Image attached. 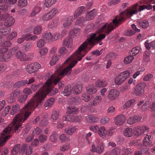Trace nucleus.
<instances>
[{
	"mask_svg": "<svg viewBox=\"0 0 155 155\" xmlns=\"http://www.w3.org/2000/svg\"><path fill=\"white\" fill-rule=\"evenodd\" d=\"M32 45L31 43L27 42L23 46V49L25 51H27L30 49Z\"/></svg>",
	"mask_w": 155,
	"mask_h": 155,
	"instance_id": "0e129e2a",
	"label": "nucleus"
},
{
	"mask_svg": "<svg viewBox=\"0 0 155 155\" xmlns=\"http://www.w3.org/2000/svg\"><path fill=\"white\" fill-rule=\"evenodd\" d=\"M119 94V92L117 90L112 89L109 91L107 97L109 100H114L118 96Z\"/></svg>",
	"mask_w": 155,
	"mask_h": 155,
	"instance_id": "6e6552de",
	"label": "nucleus"
},
{
	"mask_svg": "<svg viewBox=\"0 0 155 155\" xmlns=\"http://www.w3.org/2000/svg\"><path fill=\"white\" fill-rule=\"evenodd\" d=\"M57 12L58 11L56 8H54L43 16V20L44 21H47L51 19L56 15Z\"/></svg>",
	"mask_w": 155,
	"mask_h": 155,
	"instance_id": "0eeeda50",
	"label": "nucleus"
},
{
	"mask_svg": "<svg viewBox=\"0 0 155 155\" xmlns=\"http://www.w3.org/2000/svg\"><path fill=\"white\" fill-rule=\"evenodd\" d=\"M87 92L89 94H92L95 93L97 90L96 89L93 87H87L86 88Z\"/></svg>",
	"mask_w": 155,
	"mask_h": 155,
	"instance_id": "c756f323",
	"label": "nucleus"
},
{
	"mask_svg": "<svg viewBox=\"0 0 155 155\" xmlns=\"http://www.w3.org/2000/svg\"><path fill=\"white\" fill-rule=\"evenodd\" d=\"M82 84L76 86L74 89V94L77 95L81 93L82 91Z\"/></svg>",
	"mask_w": 155,
	"mask_h": 155,
	"instance_id": "a878e982",
	"label": "nucleus"
},
{
	"mask_svg": "<svg viewBox=\"0 0 155 155\" xmlns=\"http://www.w3.org/2000/svg\"><path fill=\"white\" fill-rule=\"evenodd\" d=\"M72 16H69L64 21V26L66 28L70 26L72 22Z\"/></svg>",
	"mask_w": 155,
	"mask_h": 155,
	"instance_id": "5701e85b",
	"label": "nucleus"
},
{
	"mask_svg": "<svg viewBox=\"0 0 155 155\" xmlns=\"http://www.w3.org/2000/svg\"><path fill=\"white\" fill-rule=\"evenodd\" d=\"M59 113L58 111H54L51 116V118L53 120H56L58 118Z\"/></svg>",
	"mask_w": 155,
	"mask_h": 155,
	"instance_id": "473e14b6",
	"label": "nucleus"
},
{
	"mask_svg": "<svg viewBox=\"0 0 155 155\" xmlns=\"http://www.w3.org/2000/svg\"><path fill=\"white\" fill-rule=\"evenodd\" d=\"M31 35L29 34L23 35L21 38H19L18 39L17 41V42L19 44H21L24 41L26 38L29 37Z\"/></svg>",
	"mask_w": 155,
	"mask_h": 155,
	"instance_id": "f704fd0d",
	"label": "nucleus"
},
{
	"mask_svg": "<svg viewBox=\"0 0 155 155\" xmlns=\"http://www.w3.org/2000/svg\"><path fill=\"white\" fill-rule=\"evenodd\" d=\"M80 30V29L78 28L74 27L70 31L69 33L70 36H72L73 35L77 34Z\"/></svg>",
	"mask_w": 155,
	"mask_h": 155,
	"instance_id": "6e6d98bb",
	"label": "nucleus"
},
{
	"mask_svg": "<svg viewBox=\"0 0 155 155\" xmlns=\"http://www.w3.org/2000/svg\"><path fill=\"white\" fill-rule=\"evenodd\" d=\"M12 43L11 42L8 41H6L2 44L1 46L2 47H10Z\"/></svg>",
	"mask_w": 155,
	"mask_h": 155,
	"instance_id": "338daca9",
	"label": "nucleus"
},
{
	"mask_svg": "<svg viewBox=\"0 0 155 155\" xmlns=\"http://www.w3.org/2000/svg\"><path fill=\"white\" fill-rule=\"evenodd\" d=\"M15 22V19L13 17L10 16L5 20L4 25L6 26L10 27Z\"/></svg>",
	"mask_w": 155,
	"mask_h": 155,
	"instance_id": "dca6fc26",
	"label": "nucleus"
},
{
	"mask_svg": "<svg viewBox=\"0 0 155 155\" xmlns=\"http://www.w3.org/2000/svg\"><path fill=\"white\" fill-rule=\"evenodd\" d=\"M15 56L16 58L20 61H28L30 59L29 57L27 56L25 54L20 51H18L16 53Z\"/></svg>",
	"mask_w": 155,
	"mask_h": 155,
	"instance_id": "1a4fd4ad",
	"label": "nucleus"
},
{
	"mask_svg": "<svg viewBox=\"0 0 155 155\" xmlns=\"http://www.w3.org/2000/svg\"><path fill=\"white\" fill-rule=\"evenodd\" d=\"M148 149L147 148L142 149L139 151L140 155H149L150 153L148 151Z\"/></svg>",
	"mask_w": 155,
	"mask_h": 155,
	"instance_id": "de8ad7c7",
	"label": "nucleus"
},
{
	"mask_svg": "<svg viewBox=\"0 0 155 155\" xmlns=\"http://www.w3.org/2000/svg\"><path fill=\"white\" fill-rule=\"evenodd\" d=\"M138 47H134L132 48L131 50V52H132V55L133 56H135V55L137 54L139 51V49L137 48H138Z\"/></svg>",
	"mask_w": 155,
	"mask_h": 155,
	"instance_id": "774afa93",
	"label": "nucleus"
},
{
	"mask_svg": "<svg viewBox=\"0 0 155 155\" xmlns=\"http://www.w3.org/2000/svg\"><path fill=\"white\" fill-rule=\"evenodd\" d=\"M142 117L139 116H134L130 117L127 120V123L130 124H133L140 120Z\"/></svg>",
	"mask_w": 155,
	"mask_h": 155,
	"instance_id": "9b49d317",
	"label": "nucleus"
},
{
	"mask_svg": "<svg viewBox=\"0 0 155 155\" xmlns=\"http://www.w3.org/2000/svg\"><path fill=\"white\" fill-rule=\"evenodd\" d=\"M48 49L45 48H43L40 49L39 50V53L42 55H45L47 52Z\"/></svg>",
	"mask_w": 155,
	"mask_h": 155,
	"instance_id": "e2e57ef3",
	"label": "nucleus"
},
{
	"mask_svg": "<svg viewBox=\"0 0 155 155\" xmlns=\"http://www.w3.org/2000/svg\"><path fill=\"white\" fill-rule=\"evenodd\" d=\"M98 134L103 138H104L106 135V131L105 130L104 127H102L99 128L98 130Z\"/></svg>",
	"mask_w": 155,
	"mask_h": 155,
	"instance_id": "393cba45",
	"label": "nucleus"
},
{
	"mask_svg": "<svg viewBox=\"0 0 155 155\" xmlns=\"http://www.w3.org/2000/svg\"><path fill=\"white\" fill-rule=\"evenodd\" d=\"M134 132L135 134L137 136L140 135L142 133H143V131L142 130L140 127H138L135 129Z\"/></svg>",
	"mask_w": 155,
	"mask_h": 155,
	"instance_id": "79ce46f5",
	"label": "nucleus"
},
{
	"mask_svg": "<svg viewBox=\"0 0 155 155\" xmlns=\"http://www.w3.org/2000/svg\"><path fill=\"white\" fill-rule=\"evenodd\" d=\"M12 109L11 111L10 114L12 115H13L15 113L17 112L18 111H20V106L17 104H16L15 106H12Z\"/></svg>",
	"mask_w": 155,
	"mask_h": 155,
	"instance_id": "cd10ccee",
	"label": "nucleus"
},
{
	"mask_svg": "<svg viewBox=\"0 0 155 155\" xmlns=\"http://www.w3.org/2000/svg\"><path fill=\"white\" fill-rule=\"evenodd\" d=\"M33 69L34 70V72L37 71L41 68V65L37 62L31 63Z\"/></svg>",
	"mask_w": 155,
	"mask_h": 155,
	"instance_id": "58836bf2",
	"label": "nucleus"
},
{
	"mask_svg": "<svg viewBox=\"0 0 155 155\" xmlns=\"http://www.w3.org/2000/svg\"><path fill=\"white\" fill-rule=\"evenodd\" d=\"M139 25L142 27L143 28H147L149 25V23L147 21H141L139 23Z\"/></svg>",
	"mask_w": 155,
	"mask_h": 155,
	"instance_id": "09e8293b",
	"label": "nucleus"
},
{
	"mask_svg": "<svg viewBox=\"0 0 155 155\" xmlns=\"http://www.w3.org/2000/svg\"><path fill=\"white\" fill-rule=\"evenodd\" d=\"M124 136L126 137H130L133 134L132 129L129 128H126L124 130Z\"/></svg>",
	"mask_w": 155,
	"mask_h": 155,
	"instance_id": "bb28decb",
	"label": "nucleus"
},
{
	"mask_svg": "<svg viewBox=\"0 0 155 155\" xmlns=\"http://www.w3.org/2000/svg\"><path fill=\"white\" fill-rule=\"evenodd\" d=\"M60 37L59 34L56 33L54 35H51V41H54L59 39Z\"/></svg>",
	"mask_w": 155,
	"mask_h": 155,
	"instance_id": "49530a36",
	"label": "nucleus"
},
{
	"mask_svg": "<svg viewBox=\"0 0 155 155\" xmlns=\"http://www.w3.org/2000/svg\"><path fill=\"white\" fill-rule=\"evenodd\" d=\"M104 150V147L101 144H100L97 146L96 148V152L99 154L101 153Z\"/></svg>",
	"mask_w": 155,
	"mask_h": 155,
	"instance_id": "3c124183",
	"label": "nucleus"
},
{
	"mask_svg": "<svg viewBox=\"0 0 155 155\" xmlns=\"http://www.w3.org/2000/svg\"><path fill=\"white\" fill-rule=\"evenodd\" d=\"M56 0H45L44 3L45 6L48 7L51 6L54 3Z\"/></svg>",
	"mask_w": 155,
	"mask_h": 155,
	"instance_id": "e433bc0d",
	"label": "nucleus"
},
{
	"mask_svg": "<svg viewBox=\"0 0 155 155\" xmlns=\"http://www.w3.org/2000/svg\"><path fill=\"white\" fill-rule=\"evenodd\" d=\"M96 15L94 10H92L88 13L86 15L85 19L87 21H90L92 20L95 18Z\"/></svg>",
	"mask_w": 155,
	"mask_h": 155,
	"instance_id": "4468645a",
	"label": "nucleus"
},
{
	"mask_svg": "<svg viewBox=\"0 0 155 155\" xmlns=\"http://www.w3.org/2000/svg\"><path fill=\"white\" fill-rule=\"evenodd\" d=\"M51 33L50 32H47L45 33L44 35H43V37L47 40L51 41Z\"/></svg>",
	"mask_w": 155,
	"mask_h": 155,
	"instance_id": "bf43d9fd",
	"label": "nucleus"
},
{
	"mask_svg": "<svg viewBox=\"0 0 155 155\" xmlns=\"http://www.w3.org/2000/svg\"><path fill=\"white\" fill-rule=\"evenodd\" d=\"M21 147L20 144L16 145L11 150V155H17Z\"/></svg>",
	"mask_w": 155,
	"mask_h": 155,
	"instance_id": "b1692460",
	"label": "nucleus"
},
{
	"mask_svg": "<svg viewBox=\"0 0 155 155\" xmlns=\"http://www.w3.org/2000/svg\"><path fill=\"white\" fill-rule=\"evenodd\" d=\"M18 50V47H16L13 48H12L10 49L8 51V52L12 56L15 54L16 51Z\"/></svg>",
	"mask_w": 155,
	"mask_h": 155,
	"instance_id": "864d4df0",
	"label": "nucleus"
},
{
	"mask_svg": "<svg viewBox=\"0 0 155 155\" xmlns=\"http://www.w3.org/2000/svg\"><path fill=\"white\" fill-rule=\"evenodd\" d=\"M42 27L40 25H38L34 29V33L35 34L39 35L42 31Z\"/></svg>",
	"mask_w": 155,
	"mask_h": 155,
	"instance_id": "c9c22d12",
	"label": "nucleus"
},
{
	"mask_svg": "<svg viewBox=\"0 0 155 155\" xmlns=\"http://www.w3.org/2000/svg\"><path fill=\"white\" fill-rule=\"evenodd\" d=\"M11 29L9 27H3L0 28V35L5 36L10 33Z\"/></svg>",
	"mask_w": 155,
	"mask_h": 155,
	"instance_id": "2eb2a0df",
	"label": "nucleus"
},
{
	"mask_svg": "<svg viewBox=\"0 0 155 155\" xmlns=\"http://www.w3.org/2000/svg\"><path fill=\"white\" fill-rule=\"evenodd\" d=\"M27 97V95L25 94L21 95L19 97V101L21 103H23L26 100Z\"/></svg>",
	"mask_w": 155,
	"mask_h": 155,
	"instance_id": "8fccbe9b",
	"label": "nucleus"
},
{
	"mask_svg": "<svg viewBox=\"0 0 155 155\" xmlns=\"http://www.w3.org/2000/svg\"><path fill=\"white\" fill-rule=\"evenodd\" d=\"M141 3L142 2L140 1L133 5L132 7H129L124 11L121 12L113 20V23L115 26H118L125 20L124 16L130 18L133 15L137 14L138 11L140 12L145 9L149 10L152 8L151 5H140Z\"/></svg>",
	"mask_w": 155,
	"mask_h": 155,
	"instance_id": "7ed1b4c3",
	"label": "nucleus"
},
{
	"mask_svg": "<svg viewBox=\"0 0 155 155\" xmlns=\"http://www.w3.org/2000/svg\"><path fill=\"white\" fill-rule=\"evenodd\" d=\"M11 94L14 97L16 98L20 94V91L19 90H17L13 91Z\"/></svg>",
	"mask_w": 155,
	"mask_h": 155,
	"instance_id": "603ef678",
	"label": "nucleus"
},
{
	"mask_svg": "<svg viewBox=\"0 0 155 155\" xmlns=\"http://www.w3.org/2000/svg\"><path fill=\"white\" fill-rule=\"evenodd\" d=\"M27 4V0H19L18 5L19 7H24Z\"/></svg>",
	"mask_w": 155,
	"mask_h": 155,
	"instance_id": "37998d69",
	"label": "nucleus"
},
{
	"mask_svg": "<svg viewBox=\"0 0 155 155\" xmlns=\"http://www.w3.org/2000/svg\"><path fill=\"white\" fill-rule=\"evenodd\" d=\"M27 83V80H21L15 83L13 85L14 88H19L22 87Z\"/></svg>",
	"mask_w": 155,
	"mask_h": 155,
	"instance_id": "a211bd4d",
	"label": "nucleus"
},
{
	"mask_svg": "<svg viewBox=\"0 0 155 155\" xmlns=\"http://www.w3.org/2000/svg\"><path fill=\"white\" fill-rule=\"evenodd\" d=\"M68 108V110L66 112V114L67 115L75 114L78 111V109L74 106L69 107Z\"/></svg>",
	"mask_w": 155,
	"mask_h": 155,
	"instance_id": "412c9836",
	"label": "nucleus"
},
{
	"mask_svg": "<svg viewBox=\"0 0 155 155\" xmlns=\"http://www.w3.org/2000/svg\"><path fill=\"white\" fill-rule=\"evenodd\" d=\"M95 85L97 87H103L107 85V81L103 79H99L95 82Z\"/></svg>",
	"mask_w": 155,
	"mask_h": 155,
	"instance_id": "f3484780",
	"label": "nucleus"
},
{
	"mask_svg": "<svg viewBox=\"0 0 155 155\" xmlns=\"http://www.w3.org/2000/svg\"><path fill=\"white\" fill-rule=\"evenodd\" d=\"M84 11V7L83 6L79 7L75 11L74 14V18H76L81 14Z\"/></svg>",
	"mask_w": 155,
	"mask_h": 155,
	"instance_id": "aec40b11",
	"label": "nucleus"
},
{
	"mask_svg": "<svg viewBox=\"0 0 155 155\" xmlns=\"http://www.w3.org/2000/svg\"><path fill=\"white\" fill-rule=\"evenodd\" d=\"M105 37V34H100L97 35L95 33L90 34L89 37L87 38L88 41L84 42L75 53L68 58L64 62L63 64L71 62L68 66L61 71L58 69H57L54 74L51 75L54 76L53 83L54 85L58 84L59 89L62 88L64 86V84L63 81H59L64 76L69 75L71 72V69L77 63L78 61L81 60L88 51L90 50L95 44L102 45L103 44L102 41Z\"/></svg>",
	"mask_w": 155,
	"mask_h": 155,
	"instance_id": "f03ea898",
	"label": "nucleus"
},
{
	"mask_svg": "<svg viewBox=\"0 0 155 155\" xmlns=\"http://www.w3.org/2000/svg\"><path fill=\"white\" fill-rule=\"evenodd\" d=\"M58 134L56 132H54L51 135L50 139L52 142H55L57 139Z\"/></svg>",
	"mask_w": 155,
	"mask_h": 155,
	"instance_id": "c03bdc74",
	"label": "nucleus"
},
{
	"mask_svg": "<svg viewBox=\"0 0 155 155\" xmlns=\"http://www.w3.org/2000/svg\"><path fill=\"white\" fill-rule=\"evenodd\" d=\"M125 120V117L122 115L117 116L114 119L115 124L120 125L123 124Z\"/></svg>",
	"mask_w": 155,
	"mask_h": 155,
	"instance_id": "9d476101",
	"label": "nucleus"
},
{
	"mask_svg": "<svg viewBox=\"0 0 155 155\" xmlns=\"http://www.w3.org/2000/svg\"><path fill=\"white\" fill-rule=\"evenodd\" d=\"M146 84L144 83H140L137 84L134 89V94L136 96H140L144 92V88Z\"/></svg>",
	"mask_w": 155,
	"mask_h": 155,
	"instance_id": "423d86ee",
	"label": "nucleus"
},
{
	"mask_svg": "<svg viewBox=\"0 0 155 155\" xmlns=\"http://www.w3.org/2000/svg\"><path fill=\"white\" fill-rule=\"evenodd\" d=\"M73 45V39L70 37H66L63 41V45L64 47H67L71 48Z\"/></svg>",
	"mask_w": 155,
	"mask_h": 155,
	"instance_id": "f8f14e48",
	"label": "nucleus"
},
{
	"mask_svg": "<svg viewBox=\"0 0 155 155\" xmlns=\"http://www.w3.org/2000/svg\"><path fill=\"white\" fill-rule=\"evenodd\" d=\"M120 153V150L117 147L113 149L110 153V155H118Z\"/></svg>",
	"mask_w": 155,
	"mask_h": 155,
	"instance_id": "ea45409f",
	"label": "nucleus"
},
{
	"mask_svg": "<svg viewBox=\"0 0 155 155\" xmlns=\"http://www.w3.org/2000/svg\"><path fill=\"white\" fill-rule=\"evenodd\" d=\"M73 88L71 85H67L65 87L64 91L61 92V94L64 96H68L72 94Z\"/></svg>",
	"mask_w": 155,
	"mask_h": 155,
	"instance_id": "ddd939ff",
	"label": "nucleus"
},
{
	"mask_svg": "<svg viewBox=\"0 0 155 155\" xmlns=\"http://www.w3.org/2000/svg\"><path fill=\"white\" fill-rule=\"evenodd\" d=\"M59 58L58 56L54 54L52 57V59L50 62V64L51 65H53L55 64V63L59 60Z\"/></svg>",
	"mask_w": 155,
	"mask_h": 155,
	"instance_id": "72a5a7b5",
	"label": "nucleus"
},
{
	"mask_svg": "<svg viewBox=\"0 0 155 155\" xmlns=\"http://www.w3.org/2000/svg\"><path fill=\"white\" fill-rule=\"evenodd\" d=\"M17 35V33L15 31H14L12 33L10 34L8 36L7 38L8 39L10 40H12L14 38L16 37Z\"/></svg>",
	"mask_w": 155,
	"mask_h": 155,
	"instance_id": "69168bd1",
	"label": "nucleus"
},
{
	"mask_svg": "<svg viewBox=\"0 0 155 155\" xmlns=\"http://www.w3.org/2000/svg\"><path fill=\"white\" fill-rule=\"evenodd\" d=\"M26 70L27 72L29 74H31L33 72H35L34 71V70L33 69V68H32V66H31V64L27 65Z\"/></svg>",
	"mask_w": 155,
	"mask_h": 155,
	"instance_id": "052dcab7",
	"label": "nucleus"
},
{
	"mask_svg": "<svg viewBox=\"0 0 155 155\" xmlns=\"http://www.w3.org/2000/svg\"><path fill=\"white\" fill-rule=\"evenodd\" d=\"M37 47L41 48L44 46L45 45L44 40L42 39H40L37 42Z\"/></svg>",
	"mask_w": 155,
	"mask_h": 155,
	"instance_id": "5fc2aeb1",
	"label": "nucleus"
},
{
	"mask_svg": "<svg viewBox=\"0 0 155 155\" xmlns=\"http://www.w3.org/2000/svg\"><path fill=\"white\" fill-rule=\"evenodd\" d=\"M86 19L84 17H81L78 19L75 22L76 25H84L83 23L85 21Z\"/></svg>",
	"mask_w": 155,
	"mask_h": 155,
	"instance_id": "4c0bfd02",
	"label": "nucleus"
},
{
	"mask_svg": "<svg viewBox=\"0 0 155 155\" xmlns=\"http://www.w3.org/2000/svg\"><path fill=\"white\" fill-rule=\"evenodd\" d=\"M130 72L128 70L120 73L115 78L114 80L115 83L117 85L121 84L126 79L130 77Z\"/></svg>",
	"mask_w": 155,
	"mask_h": 155,
	"instance_id": "39448f33",
	"label": "nucleus"
},
{
	"mask_svg": "<svg viewBox=\"0 0 155 155\" xmlns=\"http://www.w3.org/2000/svg\"><path fill=\"white\" fill-rule=\"evenodd\" d=\"M99 33H102L105 30V32L107 35H108L115 28V27L112 25V23H110L108 25H107V23H102L99 25Z\"/></svg>",
	"mask_w": 155,
	"mask_h": 155,
	"instance_id": "20e7f679",
	"label": "nucleus"
},
{
	"mask_svg": "<svg viewBox=\"0 0 155 155\" xmlns=\"http://www.w3.org/2000/svg\"><path fill=\"white\" fill-rule=\"evenodd\" d=\"M53 77V75H51L47 81L40 87L39 91L25 105L24 107L25 110V114L23 115L18 114L13 119L12 127H7L3 130L0 136V147L4 145L7 140L12 136L10 135L5 137V134L9 133L14 128L15 132L17 131V132H19L20 128H22V127L18 123L24 122L29 117L31 111H34L36 107H40L47 94L52 96L58 92L57 89L51 86Z\"/></svg>",
	"mask_w": 155,
	"mask_h": 155,
	"instance_id": "f257e3e1",
	"label": "nucleus"
},
{
	"mask_svg": "<svg viewBox=\"0 0 155 155\" xmlns=\"http://www.w3.org/2000/svg\"><path fill=\"white\" fill-rule=\"evenodd\" d=\"M135 100L134 99L130 100L127 101L124 105V109L130 107L135 102Z\"/></svg>",
	"mask_w": 155,
	"mask_h": 155,
	"instance_id": "c85d7f7f",
	"label": "nucleus"
},
{
	"mask_svg": "<svg viewBox=\"0 0 155 155\" xmlns=\"http://www.w3.org/2000/svg\"><path fill=\"white\" fill-rule=\"evenodd\" d=\"M54 99L53 98H51L48 100L46 103L45 104V107H50L54 102Z\"/></svg>",
	"mask_w": 155,
	"mask_h": 155,
	"instance_id": "a19ab883",
	"label": "nucleus"
},
{
	"mask_svg": "<svg viewBox=\"0 0 155 155\" xmlns=\"http://www.w3.org/2000/svg\"><path fill=\"white\" fill-rule=\"evenodd\" d=\"M88 119L90 122L93 123L97 122L99 120L98 118L93 115H89L88 117Z\"/></svg>",
	"mask_w": 155,
	"mask_h": 155,
	"instance_id": "a18cd8bd",
	"label": "nucleus"
},
{
	"mask_svg": "<svg viewBox=\"0 0 155 155\" xmlns=\"http://www.w3.org/2000/svg\"><path fill=\"white\" fill-rule=\"evenodd\" d=\"M81 101L80 98L77 96L72 97L70 99V101L72 104L78 103Z\"/></svg>",
	"mask_w": 155,
	"mask_h": 155,
	"instance_id": "2f4dec72",
	"label": "nucleus"
},
{
	"mask_svg": "<svg viewBox=\"0 0 155 155\" xmlns=\"http://www.w3.org/2000/svg\"><path fill=\"white\" fill-rule=\"evenodd\" d=\"M134 59L133 55H129L128 57H126L124 59V63L127 64L130 63L132 60Z\"/></svg>",
	"mask_w": 155,
	"mask_h": 155,
	"instance_id": "7c9ffc66",
	"label": "nucleus"
},
{
	"mask_svg": "<svg viewBox=\"0 0 155 155\" xmlns=\"http://www.w3.org/2000/svg\"><path fill=\"white\" fill-rule=\"evenodd\" d=\"M27 147V144H26L24 143L23 144L20 150H19V151L20 154L22 155L24 153L25 150Z\"/></svg>",
	"mask_w": 155,
	"mask_h": 155,
	"instance_id": "680f3d73",
	"label": "nucleus"
},
{
	"mask_svg": "<svg viewBox=\"0 0 155 155\" xmlns=\"http://www.w3.org/2000/svg\"><path fill=\"white\" fill-rule=\"evenodd\" d=\"M12 57L8 52L7 54L0 55V61H8L10 60Z\"/></svg>",
	"mask_w": 155,
	"mask_h": 155,
	"instance_id": "4be33fe9",
	"label": "nucleus"
},
{
	"mask_svg": "<svg viewBox=\"0 0 155 155\" xmlns=\"http://www.w3.org/2000/svg\"><path fill=\"white\" fill-rule=\"evenodd\" d=\"M59 139L62 142L69 140V137H66L65 135L63 134H61L60 136Z\"/></svg>",
	"mask_w": 155,
	"mask_h": 155,
	"instance_id": "4d7b16f0",
	"label": "nucleus"
},
{
	"mask_svg": "<svg viewBox=\"0 0 155 155\" xmlns=\"http://www.w3.org/2000/svg\"><path fill=\"white\" fill-rule=\"evenodd\" d=\"M76 129L77 128L75 127H68L65 128L64 132L68 135H72L76 131Z\"/></svg>",
	"mask_w": 155,
	"mask_h": 155,
	"instance_id": "6ab92c4d",
	"label": "nucleus"
},
{
	"mask_svg": "<svg viewBox=\"0 0 155 155\" xmlns=\"http://www.w3.org/2000/svg\"><path fill=\"white\" fill-rule=\"evenodd\" d=\"M123 150L124 152V153L125 155H129L132 152H133V150L130 148L124 149Z\"/></svg>",
	"mask_w": 155,
	"mask_h": 155,
	"instance_id": "13d9d810",
	"label": "nucleus"
}]
</instances>
